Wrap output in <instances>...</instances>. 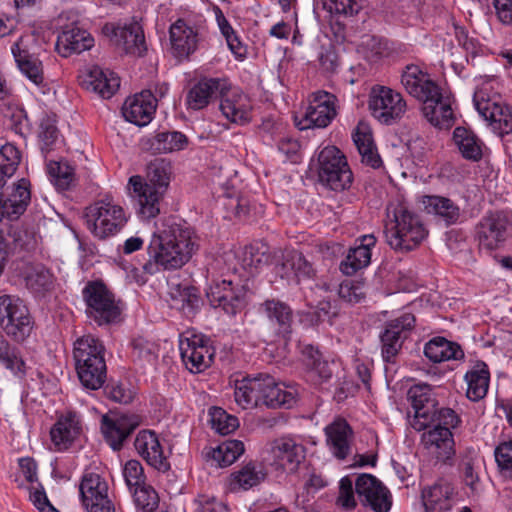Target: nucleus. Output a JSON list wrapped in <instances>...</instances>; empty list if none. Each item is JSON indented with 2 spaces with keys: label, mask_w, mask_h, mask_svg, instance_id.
I'll list each match as a JSON object with an SVG mask.
<instances>
[{
  "label": "nucleus",
  "mask_w": 512,
  "mask_h": 512,
  "mask_svg": "<svg viewBox=\"0 0 512 512\" xmlns=\"http://www.w3.org/2000/svg\"><path fill=\"white\" fill-rule=\"evenodd\" d=\"M195 249L192 231L188 227L173 225L168 230L153 234L148 245L149 260L143 264V270L152 275L160 267L180 268L190 260Z\"/></svg>",
  "instance_id": "nucleus-2"
},
{
  "label": "nucleus",
  "mask_w": 512,
  "mask_h": 512,
  "mask_svg": "<svg viewBox=\"0 0 512 512\" xmlns=\"http://www.w3.org/2000/svg\"><path fill=\"white\" fill-rule=\"evenodd\" d=\"M276 258H278L276 253L272 255L266 245L251 244L243 249L240 263L244 270L254 275L263 266L273 264Z\"/></svg>",
  "instance_id": "nucleus-42"
},
{
  "label": "nucleus",
  "mask_w": 512,
  "mask_h": 512,
  "mask_svg": "<svg viewBox=\"0 0 512 512\" xmlns=\"http://www.w3.org/2000/svg\"><path fill=\"white\" fill-rule=\"evenodd\" d=\"M317 173L320 183L334 191L348 189L353 181L346 157L335 146H327L320 151Z\"/></svg>",
  "instance_id": "nucleus-7"
},
{
  "label": "nucleus",
  "mask_w": 512,
  "mask_h": 512,
  "mask_svg": "<svg viewBox=\"0 0 512 512\" xmlns=\"http://www.w3.org/2000/svg\"><path fill=\"white\" fill-rule=\"evenodd\" d=\"M1 202L5 206L6 219L17 220L27 209L31 200L30 182L22 178L11 188L2 192Z\"/></svg>",
  "instance_id": "nucleus-32"
},
{
  "label": "nucleus",
  "mask_w": 512,
  "mask_h": 512,
  "mask_svg": "<svg viewBox=\"0 0 512 512\" xmlns=\"http://www.w3.org/2000/svg\"><path fill=\"white\" fill-rule=\"evenodd\" d=\"M415 316L404 313L385 323L380 334L381 355L386 363H395L404 341L415 327Z\"/></svg>",
  "instance_id": "nucleus-12"
},
{
  "label": "nucleus",
  "mask_w": 512,
  "mask_h": 512,
  "mask_svg": "<svg viewBox=\"0 0 512 512\" xmlns=\"http://www.w3.org/2000/svg\"><path fill=\"white\" fill-rule=\"evenodd\" d=\"M219 109L231 123L245 125L251 120V107L248 97L239 91L227 90L220 96Z\"/></svg>",
  "instance_id": "nucleus-31"
},
{
  "label": "nucleus",
  "mask_w": 512,
  "mask_h": 512,
  "mask_svg": "<svg viewBox=\"0 0 512 512\" xmlns=\"http://www.w3.org/2000/svg\"><path fill=\"white\" fill-rule=\"evenodd\" d=\"M230 88L227 78H201L189 90L186 97V104L189 109L201 110L207 107L210 102Z\"/></svg>",
  "instance_id": "nucleus-25"
},
{
  "label": "nucleus",
  "mask_w": 512,
  "mask_h": 512,
  "mask_svg": "<svg viewBox=\"0 0 512 512\" xmlns=\"http://www.w3.org/2000/svg\"><path fill=\"white\" fill-rule=\"evenodd\" d=\"M260 406L268 408H291L296 402V392L279 384L268 374H259Z\"/></svg>",
  "instance_id": "nucleus-27"
},
{
  "label": "nucleus",
  "mask_w": 512,
  "mask_h": 512,
  "mask_svg": "<svg viewBox=\"0 0 512 512\" xmlns=\"http://www.w3.org/2000/svg\"><path fill=\"white\" fill-rule=\"evenodd\" d=\"M102 32L123 53L142 56L147 49L143 29L136 21L123 25L107 23Z\"/></svg>",
  "instance_id": "nucleus-17"
},
{
  "label": "nucleus",
  "mask_w": 512,
  "mask_h": 512,
  "mask_svg": "<svg viewBox=\"0 0 512 512\" xmlns=\"http://www.w3.org/2000/svg\"><path fill=\"white\" fill-rule=\"evenodd\" d=\"M424 354L433 363L464 358V352L459 344L441 336L434 337L425 344Z\"/></svg>",
  "instance_id": "nucleus-39"
},
{
  "label": "nucleus",
  "mask_w": 512,
  "mask_h": 512,
  "mask_svg": "<svg viewBox=\"0 0 512 512\" xmlns=\"http://www.w3.org/2000/svg\"><path fill=\"white\" fill-rule=\"evenodd\" d=\"M94 45L93 37L78 27H67L57 37L56 50L63 57L81 53Z\"/></svg>",
  "instance_id": "nucleus-37"
},
{
  "label": "nucleus",
  "mask_w": 512,
  "mask_h": 512,
  "mask_svg": "<svg viewBox=\"0 0 512 512\" xmlns=\"http://www.w3.org/2000/svg\"><path fill=\"white\" fill-rule=\"evenodd\" d=\"M512 221L504 211L488 212L476 225V237L481 248L493 251L508 238Z\"/></svg>",
  "instance_id": "nucleus-15"
},
{
  "label": "nucleus",
  "mask_w": 512,
  "mask_h": 512,
  "mask_svg": "<svg viewBox=\"0 0 512 512\" xmlns=\"http://www.w3.org/2000/svg\"><path fill=\"white\" fill-rule=\"evenodd\" d=\"M355 492L366 507L374 512H388L392 505L389 490L376 477L362 474L355 481Z\"/></svg>",
  "instance_id": "nucleus-23"
},
{
  "label": "nucleus",
  "mask_w": 512,
  "mask_h": 512,
  "mask_svg": "<svg viewBox=\"0 0 512 512\" xmlns=\"http://www.w3.org/2000/svg\"><path fill=\"white\" fill-rule=\"evenodd\" d=\"M401 83L404 89L412 97L426 104V110L432 112L431 98L436 97L443 88L439 86L431 76L417 65H407L401 75Z\"/></svg>",
  "instance_id": "nucleus-20"
},
{
  "label": "nucleus",
  "mask_w": 512,
  "mask_h": 512,
  "mask_svg": "<svg viewBox=\"0 0 512 512\" xmlns=\"http://www.w3.org/2000/svg\"><path fill=\"white\" fill-rule=\"evenodd\" d=\"M459 473L463 484L470 490L469 495H479L482 491V483L479 476V459L474 451H469L462 457Z\"/></svg>",
  "instance_id": "nucleus-46"
},
{
  "label": "nucleus",
  "mask_w": 512,
  "mask_h": 512,
  "mask_svg": "<svg viewBox=\"0 0 512 512\" xmlns=\"http://www.w3.org/2000/svg\"><path fill=\"white\" fill-rule=\"evenodd\" d=\"M384 234L393 250L406 253L416 249L428 231L419 215L399 204L393 210V218L385 224Z\"/></svg>",
  "instance_id": "nucleus-4"
},
{
  "label": "nucleus",
  "mask_w": 512,
  "mask_h": 512,
  "mask_svg": "<svg viewBox=\"0 0 512 512\" xmlns=\"http://www.w3.org/2000/svg\"><path fill=\"white\" fill-rule=\"evenodd\" d=\"M85 221L88 230L95 237L106 239L124 227L127 217L121 206L101 200L86 208Z\"/></svg>",
  "instance_id": "nucleus-8"
},
{
  "label": "nucleus",
  "mask_w": 512,
  "mask_h": 512,
  "mask_svg": "<svg viewBox=\"0 0 512 512\" xmlns=\"http://www.w3.org/2000/svg\"><path fill=\"white\" fill-rule=\"evenodd\" d=\"M87 90L98 93L102 98H111L120 87L119 77L112 71L94 67L82 81Z\"/></svg>",
  "instance_id": "nucleus-38"
},
{
  "label": "nucleus",
  "mask_w": 512,
  "mask_h": 512,
  "mask_svg": "<svg viewBox=\"0 0 512 512\" xmlns=\"http://www.w3.org/2000/svg\"><path fill=\"white\" fill-rule=\"evenodd\" d=\"M137 453L154 469L166 472L170 464L164 454L157 434L152 430H141L134 442Z\"/></svg>",
  "instance_id": "nucleus-26"
},
{
  "label": "nucleus",
  "mask_w": 512,
  "mask_h": 512,
  "mask_svg": "<svg viewBox=\"0 0 512 512\" xmlns=\"http://www.w3.org/2000/svg\"><path fill=\"white\" fill-rule=\"evenodd\" d=\"M473 102L479 115L489 122L492 129L499 136L512 132V112L508 107L490 99L483 88L474 92Z\"/></svg>",
  "instance_id": "nucleus-21"
},
{
  "label": "nucleus",
  "mask_w": 512,
  "mask_h": 512,
  "mask_svg": "<svg viewBox=\"0 0 512 512\" xmlns=\"http://www.w3.org/2000/svg\"><path fill=\"white\" fill-rule=\"evenodd\" d=\"M260 384L259 374L254 377H244L236 380L234 398L242 409H249L260 406Z\"/></svg>",
  "instance_id": "nucleus-44"
},
{
  "label": "nucleus",
  "mask_w": 512,
  "mask_h": 512,
  "mask_svg": "<svg viewBox=\"0 0 512 512\" xmlns=\"http://www.w3.org/2000/svg\"><path fill=\"white\" fill-rule=\"evenodd\" d=\"M258 311L267 318L278 335L286 337L291 333L293 311L288 304L278 299H268L260 304Z\"/></svg>",
  "instance_id": "nucleus-34"
},
{
  "label": "nucleus",
  "mask_w": 512,
  "mask_h": 512,
  "mask_svg": "<svg viewBox=\"0 0 512 512\" xmlns=\"http://www.w3.org/2000/svg\"><path fill=\"white\" fill-rule=\"evenodd\" d=\"M353 141L357 147L361 160L372 168H379L382 160L374 144L372 133L368 125L359 123L352 135Z\"/></svg>",
  "instance_id": "nucleus-40"
},
{
  "label": "nucleus",
  "mask_w": 512,
  "mask_h": 512,
  "mask_svg": "<svg viewBox=\"0 0 512 512\" xmlns=\"http://www.w3.org/2000/svg\"><path fill=\"white\" fill-rule=\"evenodd\" d=\"M246 288L232 280L214 281L206 291V297L214 308H221L229 315H235L245 305Z\"/></svg>",
  "instance_id": "nucleus-19"
},
{
  "label": "nucleus",
  "mask_w": 512,
  "mask_h": 512,
  "mask_svg": "<svg viewBox=\"0 0 512 512\" xmlns=\"http://www.w3.org/2000/svg\"><path fill=\"white\" fill-rule=\"evenodd\" d=\"M326 443L337 459L344 460L351 453V445L354 437L353 429L349 423L341 417L335 418L325 429Z\"/></svg>",
  "instance_id": "nucleus-28"
},
{
  "label": "nucleus",
  "mask_w": 512,
  "mask_h": 512,
  "mask_svg": "<svg viewBox=\"0 0 512 512\" xmlns=\"http://www.w3.org/2000/svg\"><path fill=\"white\" fill-rule=\"evenodd\" d=\"M11 52L20 71L36 86L42 85L44 82L42 62L30 53L24 37L19 38L11 46Z\"/></svg>",
  "instance_id": "nucleus-33"
},
{
  "label": "nucleus",
  "mask_w": 512,
  "mask_h": 512,
  "mask_svg": "<svg viewBox=\"0 0 512 512\" xmlns=\"http://www.w3.org/2000/svg\"><path fill=\"white\" fill-rule=\"evenodd\" d=\"M155 110L156 97L150 90H144L132 98H128L122 112L127 121L144 126L152 120Z\"/></svg>",
  "instance_id": "nucleus-29"
},
{
  "label": "nucleus",
  "mask_w": 512,
  "mask_h": 512,
  "mask_svg": "<svg viewBox=\"0 0 512 512\" xmlns=\"http://www.w3.org/2000/svg\"><path fill=\"white\" fill-rule=\"evenodd\" d=\"M122 474L129 491H133L146 484V475L140 461L131 459L127 461L122 469Z\"/></svg>",
  "instance_id": "nucleus-58"
},
{
  "label": "nucleus",
  "mask_w": 512,
  "mask_h": 512,
  "mask_svg": "<svg viewBox=\"0 0 512 512\" xmlns=\"http://www.w3.org/2000/svg\"><path fill=\"white\" fill-rule=\"evenodd\" d=\"M372 116L381 124L392 125L406 112L407 105L401 93L381 85L371 88L368 101Z\"/></svg>",
  "instance_id": "nucleus-10"
},
{
  "label": "nucleus",
  "mask_w": 512,
  "mask_h": 512,
  "mask_svg": "<svg viewBox=\"0 0 512 512\" xmlns=\"http://www.w3.org/2000/svg\"><path fill=\"white\" fill-rule=\"evenodd\" d=\"M169 34L174 56L183 60L204 47L209 31L204 16L188 15L176 20L170 26Z\"/></svg>",
  "instance_id": "nucleus-5"
},
{
  "label": "nucleus",
  "mask_w": 512,
  "mask_h": 512,
  "mask_svg": "<svg viewBox=\"0 0 512 512\" xmlns=\"http://www.w3.org/2000/svg\"><path fill=\"white\" fill-rule=\"evenodd\" d=\"M330 15L342 18H352L364 8V0H315Z\"/></svg>",
  "instance_id": "nucleus-52"
},
{
  "label": "nucleus",
  "mask_w": 512,
  "mask_h": 512,
  "mask_svg": "<svg viewBox=\"0 0 512 512\" xmlns=\"http://www.w3.org/2000/svg\"><path fill=\"white\" fill-rule=\"evenodd\" d=\"M38 137L42 152H49L52 150L53 145L58 140L59 131L55 122L51 118H42L40 122Z\"/></svg>",
  "instance_id": "nucleus-60"
},
{
  "label": "nucleus",
  "mask_w": 512,
  "mask_h": 512,
  "mask_svg": "<svg viewBox=\"0 0 512 512\" xmlns=\"http://www.w3.org/2000/svg\"><path fill=\"white\" fill-rule=\"evenodd\" d=\"M86 312L99 325L116 323L120 320L121 309L114 295L99 281H91L82 291Z\"/></svg>",
  "instance_id": "nucleus-9"
},
{
  "label": "nucleus",
  "mask_w": 512,
  "mask_h": 512,
  "mask_svg": "<svg viewBox=\"0 0 512 512\" xmlns=\"http://www.w3.org/2000/svg\"><path fill=\"white\" fill-rule=\"evenodd\" d=\"M80 383L89 390L100 389L106 381V362L75 364Z\"/></svg>",
  "instance_id": "nucleus-51"
},
{
  "label": "nucleus",
  "mask_w": 512,
  "mask_h": 512,
  "mask_svg": "<svg viewBox=\"0 0 512 512\" xmlns=\"http://www.w3.org/2000/svg\"><path fill=\"white\" fill-rule=\"evenodd\" d=\"M411 410L408 413L410 426L420 432L421 443L436 458L447 463L455 455V442L452 428L460 423V417L451 408H438L437 400L430 385H413L407 393Z\"/></svg>",
  "instance_id": "nucleus-1"
},
{
  "label": "nucleus",
  "mask_w": 512,
  "mask_h": 512,
  "mask_svg": "<svg viewBox=\"0 0 512 512\" xmlns=\"http://www.w3.org/2000/svg\"><path fill=\"white\" fill-rule=\"evenodd\" d=\"M140 423L141 417L136 414L104 415L101 420V431L109 446L118 451Z\"/></svg>",
  "instance_id": "nucleus-24"
},
{
  "label": "nucleus",
  "mask_w": 512,
  "mask_h": 512,
  "mask_svg": "<svg viewBox=\"0 0 512 512\" xmlns=\"http://www.w3.org/2000/svg\"><path fill=\"white\" fill-rule=\"evenodd\" d=\"M82 505L87 512H115L109 497V486L105 478L92 471H86L79 485Z\"/></svg>",
  "instance_id": "nucleus-13"
},
{
  "label": "nucleus",
  "mask_w": 512,
  "mask_h": 512,
  "mask_svg": "<svg viewBox=\"0 0 512 512\" xmlns=\"http://www.w3.org/2000/svg\"><path fill=\"white\" fill-rule=\"evenodd\" d=\"M134 503L139 512H154L159 506V497L150 485L133 490Z\"/></svg>",
  "instance_id": "nucleus-57"
},
{
  "label": "nucleus",
  "mask_w": 512,
  "mask_h": 512,
  "mask_svg": "<svg viewBox=\"0 0 512 512\" xmlns=\"http://www.w3.org/2000/svg\"><path fill=\"white\" fill-rule=\"evenodd\" d=\"M20 160V152L14 145H0V187L4 186L6 178L14 175Z\"/></svg>",
  "instance_id": "nucleus-55"
},
{
  "label": "nucleus",
  "mask_w": 512,
  "mask_h": 512,
  "mask_svg": "<svg viewBox=\"0 0 512 512\" xmlns=\"http://www.w3.org/2000/svg\"><path fill=\"white\" fill-rule=\"evenodd\" d=\"M179 350L185 367L192 373L203 372L213 361L210 339L195 331L188 330L181 334Z\"/></svg>",
  "instance_id": "nucleus-11"
},
{
  "label": "nucleus",
  "mask_w": 512,
  "mask_h": 512,
  "mask_svg": "<svg viewBox=\"0 0 512 512\" xmlns=\"http://www.w3.org/2000/svg\"><path fill=\"white\" fill-rule=\"evenodd\" d=\"M0 326L17 343L24 342L34 328V321L25 302L16 295H0Z\"/></svg>",
  "instance_id": "nucleus-6"
},
{
  "label": "nucleus",
  "mask_w": 512,
  "mask_h": 512,
  "mask_svg": "<svg viewBox=\"0 0 512 512\" xmlns=\"http://www.w3.org/2000/svg\"><path fill=\"white\" fill-rule=\"evenodd\" d=\"M26 285L34 294L45 295L54 289L55 277L49 269L38 265L27 275Z\"/></svg>",
  "instance_id": "nucleus-54"
},
{
  "label": "nucleus",
  "mask_w": 512,
  "mask_h": 512,
  "mask_svg": "<svg viewBox=\"0 0 512 512\" xmlns=\"http://www.w3.org/2000/svg\"><path fill=\"white\" fill-rule=\"evenodd\" d=\"M209 415L212 428L221 435H228L239 427L238 418L220 407H212Z\"/></svg>",
  "instance_id": "nucleus-56"
},
{
  "label": "nucleus",
  "mask_w": 512,
  "mask_h": 512,
  "mask_svg": "<svg viewBox=\"0 0 512 512\" xmlns=\"http://www.w3.org/2000/svg\"><path fill=\"white\" fill-rule=\"evenodd\" d=\"M423 204L428 213L441 217L448 225L456 223L460 217V208L449 198L425 196Z\"/></svg>",
  "instance_id": "nucleus-50"
},
{
  "label": "nucleus",
  "mask_w": 512,
  "mask_h": 512,
  "mask_svg": "<svg viewBox=\"0 0 512 512\" xmlns=\"http://www.w3.org/2000/svg\"><path fill=\"white\" fill-rule=\"evenodd\" d=\"M47 169L48 174L58 188L62 190L69 188L74 179V170L68 163L51 161Z\"/></svg>",
  "instance_id": "nucleus-59"
},
{
  "label": "nucleus",
  "mask_w": 512,
  "mask_h": 512,
  "mask_svg": "<svg viewBox=\"0 0 512 512\" xmlns=\"http://www.w3.org/2000/svg\"><path fill=\"white\" fill-rule=\"evenodd\" d=\"M49 434L54 451H67L80 442L84 435V424L81 415L75 411L57 414L56 421L51 426Z\"/></svg>",
  "instance_id": "nucleus-16"
},
{
  "label": "nucleus",
  "mask_w": 512,
  "mask_h": 512,
  "mask_svg": "<svg viewBox=\"0 0 512 512\" xmlns=\"http://www.w3.org/2000/svg\"><path fill=\"white\" fill-rule=\"evenodd\" d=\"M460 500L458 487L447 478H438L421 490L424 512H453Z\"/></svg>",
  "instance_id": "nucleus-14"
},
{
  "label": "nucleus",
  "mask_w": 512,
  "mask_h": 512,
  "mask_svg": "<svg viewBox=\"0 0 512 512\" xmlns=\"http://www.w3.org/2000/svg\"><path fill=\"white\" fill-rule=\"evenodd\" d=\"M495 460L502 473H512V440L500 443L494 452Z\"/></svg>",
  "instance_id": "nucleus-63"
},
{
  "label": "nucleus",
  "mask_w": 512,
  "mask_h": 512,
  "mask_svg": "<svg viewBox=\"0 0 512 512\" xmlns=\"http://www.w3.org/2000/svg\"><path fill=\"white\" fill-rule=\"evenodd\" d=\"M265 478L262 468L255 463H248L241 469L231 474L229 489L232 492L248 490L258 485Z\"/></svg>",
  "instance_id": "nucleus-48"
},
{
  "label": "nucleus",
  "mask_w": 512,
  "mask_h": 512,
  "mask_svg": "<svg viewBox=\"0 0 512 512\" xmlns=\"http://www.w3.org/2000/svg\"><path fill=\"white\" fill-rule=\"evenodd\" d=\"M104 354V345L98 338L92 335H85L74 343L73 356L75 364L105 362Z\"/></svg>",
  "instance_id": "nucleus-41"
},
{
  "label": "nucleus",
  "mask_w": 512,
  "mask_h": 512,
  "mask_svg": "<svg viewBox=\"0 0 512 512\" xmlns=\"http://www.w3.org/2000/svg\"><path fill=\"white\" fill-rule=\"evenodd\" d=\"M271 465L288 473L297 471L304 461L306 449L304 445L290 437L275 439L269 444Z\"/></svg>",
  "instance_id": "nucleus-22"
},
{
  "label": "nucleus",
  "mask_w": 512,
  "mask_h": 512,
  "mask_svg": "<svg viewBox=\"0 0 512 512\" xmlns=\"http://www.w3.org/2000/svg\"><path fill=\"white\" fill-rule=\"evenodd\" d=\"M172 175V165L164 158H156L149 162L146 177L139 175L130 177L134 196L137 200L138 215L149 220L160 213V203L168 189Z\"/></svg>",
  "instance_id": "nucleus-3"
},
{
  "label": "nucleus",
  "mask_w": 512,
  "mask_h": 512,
  "mask_svg": "<svg viewBox=\"0 0 512 512\" xmlns=\"http://www.w3.org/2000/svg\"><path fill=\"white\" fill-rule=\"evenodd\" d=\"M244 444L240 440H226L211 451V459L219 467L233 464L244 452Z\"/></svg>",
  "instance_id": "nucleus-53"
},
{
  "label": "nucleus",
  "mask_w": 512,
  "mask_h": 512,
  "mask_svg": "<svg viewBox=\"0 0 512 512\" xmlns=\"http://www.w3.org/2000/svg\"><path fill=\"white\" fill-rule=\"evenodd\" d=\"M148 144L152 153H171L183 150L188 145V138L178 131H166L157 133Z\"/></svg>",
  "instance_id": "nucleus-49"
},
{
  "label": "nucleus",
  "mask_w": 512,
  "mask_h": 512,
  "mask_svg": "<svg viewBox=\"0 0 512 512\" xmlns=\"http://www.w3.org/2000/svg\"><path fill=\"white\" fill-rule=\"evenodd\" d=\"M432 112L426 110V104L422 105V114L425 119L433 126L440 129L450 128L455 121L454 111L452 108L453 99L449 92L444 89L431 98Z\"/></svg>",
  "instance_id": "nucleus-35"
},
{
  "label": "nucleus",
  "mask_w": 512,
  "mask_h": 512,
  "mask_svg": "<svg viewBox=\"0 0 512 512\" xmlns=\"http://www.w3.org/2000/svg\"><path fill=\"white\" fill-rule=\"evenodd\" d=\"M359 242L350 248L346 258L340 264V270L346 275H352L358 270L368 266L371 261V248L376 244L373 234H368L356 240Z\"/></svg>",
  "instance_id": "nucleus-36"
},
{
  "label": "nucleus",
  "mask_w": 512,
  "mask_h": 512,
  "mask_svg": "<svg viewBox=\"0 0 512 512\" xmlns=\"http://www.w3.org/2000/svg\"><path fill=\"white\" fill-rule=\"evenodd\" d=\"M453 140L465 159L479 161L482 158L483 143L472 130L466 127H456L453 132Z\"/></svg>",
  "instance_id": "nucleus-45"
},
{
  "label": "nucleus",
  "mask_w": 512,
  "mask_h": 512,
  "mask_svg": "<svg viewBox=\"0 0 512 512\" xmlns=\"http://www.w3.org/2000/svg\"><path fill=\"white\" fill-rule=\"evenodd\" d=\"M336 100V96L329 92H314L309 98V104L304 114L297 122L299 129L327 127L337 114Z\"/></svg>",
  "instance_id": "nucleus-18"
},
{
  "label": "nucleus",
  "mask_w": 512,
  "mask_h": 512,
  "mask_svg": "<svg viewBox=\"0 0 512 512\" xmlns=\"http://www.w3.org/2000/svg\"><path fill=\"white\" fill-rule=\"evenodd\" d=\"M338 295L349 304L360 303L365 298L364 284L359 281L345 280L339 286Z\"/></svg>",
  "instance_id": "nucleus-61"
},
{
  "label": "nucleus",
  "mask_w": 512,
  "mask_h": 512,
  "mask_svg": "<svg viewBox=\"0 0 512 512\" xmlns=\"http://www.w3.org/2000/svg\"><path fill=\"white\" fill-rule=\"evenodd\" d=\"M0 364L15 377L19 379L25 378L27 366L20 350L12 345L2 334H0Z\"/></svg>",
  "instance_id": "nucleus-47"
},
{
  "label": "nucleus",
  "mask_w": 512,
  "mask_h": 512,
  "mask_svg": "<svg viewBox=\"0 0 512 512\" xmlns=\"http://www.w3.org/2000/svg\"><path fill=\"white\" fill-rule=\"evenodd\" d=\"M198 512H229L227 505L209 494H200L194 499Z\"/></svg>",
  "instance_id": "nucleus-64"
},
{
  "label": "nucleus",
  "mask_w": 512,
  "mask_h": 512,
  "mask_svg": "<svg viewBox=\"0 0 512 512\" xmlns=\"http://www.w3.org/2000/svg\"><path fill=\"white\" fill-rule=\"evenodd\" d=\"M337 505L346 510L354 509L357 505L354 495L353 481L348 476L343 477L339 482Z\"/></svg>",
  "instance_id": "nucleus-62"
},
{
  "label": "nucleus",
  "mask_w": 512,
  "mask_h": 512,
  "mask_svg": "<svg viewBox=\"0 0 512 512\" xmlns=\"http://www.w3.org/2000/svg\"><path fill=\"white\" fill-rule=\"evenodd\" d=\"M307 376L315 384L328 382L339 369L340 364L332 359H324L318 349L307 345L302 350Z\"/></svg>",
  "instance_id": "nucleus-30"
},
{
  "label": "nucleus",
  "mask_w": 512,
  "mask_h": 512,
  "mask_svg": "<svg viewBox=\"0 0 512 512\" xmlns=\"http://www.w3.org/2000/svg\"><path fill=\"white\" fill-rule=\"evenodd\" d=\"M467 382V397L472 401L483 399L489 387L490 372L488 366L484 362H478L465 375Z\"/></svg>",
  "instance_id": "nucleus-43"
}]
</instances>
